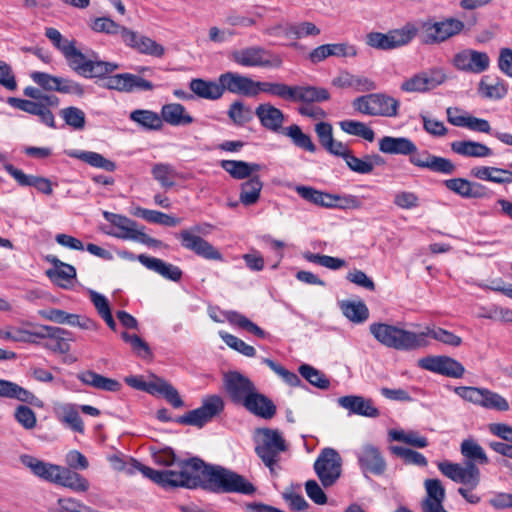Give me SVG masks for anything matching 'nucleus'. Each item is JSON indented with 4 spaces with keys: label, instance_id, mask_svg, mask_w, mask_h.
I'll use <instances>...</instances> for the list:
<instances>
[{
    "label": "nucleus",
    "instance_id": "obj_20",
    "mask_svg": "<svg viewBox=\"0 0 512 512\" xmlns=\"http://www.w3.org/2000/svg\"><path fill=\"white\" fill-rule=\"evenodd\" d=\"M123 42L136 49L139 53L147 54L154 57H162L164 55V47L149 37L139 35L130 30H123Z\"/></svg>",
    "mask_w": 512,
    "mask_h": 512
},
{
    "label": "nucleus",
    "instance_id": "obj_15",
    "mask_svg": "<svg viewBox=\"0 0 512 512\" xmlns=\"http://www.w3.org/2000/svg\"><path fill=\"white\" fill-rule=\"evenodd\" d=\"M177 238L180 240L183 248L194 252L197 256L208 260H223V256L218 249L204 238L193 234L191 230L185 229L180 231Z\"/></svg>",
    "mask_w": 512,
    "mask_h": 512
},
{
    "label": "nucleus",
    "instance_id": "obj_16",
    "mask_svg": "<svg viewBox=\"0 0 512 512\" xmlns=\"http://www.w3.org/2000/svg\"><path fill=\"white\" fill-rule=\"evenodd\" d=\"M219 81L223 84L224 93L256 97V81L247 75L227 71L219 75Z\"/></svg>",
    "mask_w": 512,
    "mask_h": 512
},
{
    "label": "nucleus",
    "instance_id": "obj_46",
    "mask_svg": "<svg viewBox=\"0 0 512 512\" xmlns=\"http://www.w3.org/2000/svg\"><path fill=\"white\" fill-rule=\"evenodd\" d=\"M287 37L301 39L307 36H317L320 29L312 22L304 21L296 24H290L284 29Z\"/></svg>",
    "mask_w": 512,
    "mask_h": 512
},
{
    "label": "nucleus",
    "instance_id": "obj_64",
    "mask_svg": "<svg viewBox=\"0 0 512 512\" xmlns=\"http://www.w3.org/2000/svg\"><path fill=\"white\" fill-rule=\"evenodd\" d=\"M154 84L138 75L126 73V93L134 91H151Z\"/></svg>",
    "mask_w": 512,
    "mask_h": 512
},
{
    "label": "nucleus",
    "instance_id": "obj_6",
    "mask_svg": "<svg viewBox=\"0 0 512 512\" xmlns=\"http://www.w3.org/2000/svg\"><path fill=\"white\" fill-rule=\"evenodd\" d=\"M416 29L422 44L434 45L459 34L464 29V23L455 18H447L443 21H435L429 18L419 22Z\"/></svg>",
    "mask_w": 512,
    "mask_h": 512
},
{
    "label": "nucleus",
    "instance_id": "obj_37",
    "mask_svg": "<svg viewBox=\"0 0 512 512\" xmlns=\"http://www.w3.org/2000/svg\"><path fill=\"white\" fill-rule=\"evenodd\" d=\"M390 441L401 442L417 448H424L429 445L427 439L413 430L391 429L388 432Z\"/></svg>",
    "mask_w": 512,
    "mask_h": 512
},
{
    "label": "nucleus",
    "instance_id": "obj_35",
    "mask_svg": "<svg viewBox=\"0 0 512 512\" xmlns=\"http://www.w3.org/2000/svg\"><path fill=\"white\" fill-rule=\"evenodd\" d=\"M255 448H285V441L277 430L268 428L254 432Z\"/></svg>",
    "mask_w": 512,
    "mask_h": 512
},
{
    "label": "nucleus",
    "instance_id": "obj_44",
    "mask_svg": "<svg viewBox=\"0 0 512 512\" xmlns=\"http://www.w3.org/2000/svg\"><path fill=\"white\" fill-rule=\"evenodd\" d=\"M300 375L305 378L311 385L326 390L330 387V380L320 370L309 364H302L299 367Z\"/></svg>",
    "mask_w": 512,
    "mask_h": 512
},
{
    "label": "nucleus",
    "instance_id": "obj_18",
    "mask_svg": "<svg viewBox=\"0 0 512 512\" xmlns=\"http://www.w3.org/2000/svg\"><path fill=\"white\" fill-rule=\"evenodd\" d=\"M71 335V332L54 326H41L36 331V337L47 339L43 344L44 348L60 354L69 352V341L72 340Z\"/></svg>",
    "mask_w": 512,
    "mask_h": 512
},
{
    "label": "nucleus",
    "instance_id": "obj_17",
    "mask_svg": "<svg viewBox=\"0 0 512 512\" xmlns=\"http://www.w3.org/2000/svg\"><path fill=\"white\" fill-rule=\"evenodd\" d=\"M490 59L487 53L472 49L462 50L454 55L453 65L457 70L479 74L488 69Z\"/></svg>",
    "mask_w": 512,
    "mask_h": 512
},
{
    "label": "nucleus",
    "instance_id": "obj_42",
    "mask_svg": "<svg viewBox=\"0 0 512 512\" xmlns=\"http://www.w3.org/2000/svg\"><path fill=\"white\" fill-rule=\"evenodd\" d=\"M151 173L161 187L170 189L175 185V178L178 176L174 167L167 163H157L152 167Z\"/></svg>",
    "mask_w": 512,
    "mask_h": 512
},
{
    "label": "nucleus",
    "instance_id": "obj_61",
    "mask_svg": "<svg viewBox=\"0 0 512 512\" xmlns=\"http://www.w3.org/2000/svg\"><path fill=\"white\" fill-rule=\"evenodd\" d=\"M14 417L25 429H33L36 426V415L28 406L19 405L14 412Z\"/></svg>",
    "mask_w": 512,
    "mask_h": 512
},
{
    "label": "nucleus",
    "instance_id": "obj_40",
    "mask_svg": "<svg viewBox=\"0 0 512 512\" xmlns=\"http://www.w3.org/2000/svg\"><path fill=\"white\" fill-rule=\"evenodd\" d=\"M72 157L82 160L83 162L101 168L108 172H113L116 169V164L105 158L103 155L92 151H81L70 154Z\"/></svg>",
    "mask_w": 512,
    "mask_h": 512
},
{
    "label": "nucleus",
    "instance_id": "obj_7",
    "mask_svg": "<svg viewBox=\"0 0 512 512\" xmlns=\"http://www.w3.org/2000/svg\"><path fill=\"white\" fill-rule=\"evenodd\" d=\"M418 30L416 24L406 23L399 29L390 30L387 33L370 32L366 36V44L378 50H393L409 44Z\"/></svg>",
    "mask_w": 512,
    "mask_h": 512
},
{
    "label": "nucleus",
    "instance_id": "obj_36",
    "mask_svg": "<svg viewBox=\"0 0 512 512\" xmlns=\"http://www.w3.org/2000/svg\"><path fill=\"white\" fill-rule=\"evenodd\" d=\"M129 118L146 130H160L163 126L160 115L151 110L136 109Z\"/></svg>",
    "mask_w": 512,
    "mask_h": 512
},
{
    "label": "nucleus",
    "instance_id": "obj_28",
    "mask_svg": "<svg viewBox=\"0 0 512 512\" xmlns=\"http://www.w3.org/2000/svg\"><path fill=\"white\" fill-rule=\"evenodd\" d=\"M379 150L385 154L407 156L416 151V145L406 137L384 136L379 140Z\"/></svg>",
    "mask_w": 512,
    "mask_h": 512
},
{
    "label": "nucleus",
    "instance_id": "obj_39",
    "mask_svg": "<svg viewBox=\"0 0 512 512\" xmlns=\"http://www.w3.org/2000/svg\"><path fill=\"white\" fill-rule=\"evenodd\" d=\"M225 317L230 324L238 326L259 338L264 339L268 336L262 328L237 311H227Z\"/></svg>",
    "mask_w": 512,
    "mask_h": 512
},
{
    "label": "nucleus",
    "instance_id": "obj_13",
    "mask_svg": "<svg viewBox=\"0 0 512 512\" xmlns=\"http://www.w3.org/2000/svg\"><path fill=\"white\" fill-rule=\"evenodd\" d=\"M437 466L443 475L456 483H461L470 489H475L479 485L480 471L478 467L466 466V464L461 466L449 461L439 462Z\"/></svg>",
    "mask_w": 512,
    "mask_h": 512
},
{
    "label": "nucleus",
    "instance_id": "obj_4",
    "mask_svg": "<svg viewBox=\"0 0 512 512\" xmlns=\"http://www.w3.org/2000/svg\"><path fill=\"white\" fill-rule=\"evenodd\" d=\"M369 331L379 343L396 350H414L429 344L424 332L415 333L387 323H372Z\"/></svg>",
    "mask_w": 512,
    "mask_h": 512
},
{
    "label": "nucleus",
    "instance_id": "obj_26",
    "mask_svg": "<svg viewBox=\"0 0 512 512\" xmlns=\"http://www.w3.org/2000/svg\"><path fill=\"white\" fill-rule=\"evenodd\" d=\"M470 175L479 180L496 184L512 183V171L498 167L476 166L470 170Z\"/></svg>",
    "mask_w": 512,
    "mask_h": 512
},
{
    "label": "nucleus",
    "instance_id": "obj_10",
    "mask_svg": "<svg viewBox=\"0 0 512 512\" xmlns=\"http://www.w3.org/2000/svg\"><path fill=\"white\" fill-rule=\"evenodd\" d=\"M313 468L321 484L325 488L331 487L341 476L342 458L337 450H322Z\"/></svg>",
    "mask_w": 512,
    "mask_h": 512
},
{
    "label": "nucleus",
    "instance_id": "obj_19",
    "mask_svg": "<svg viewBox=\"0 0 512 512\" xmlns=\"http://www.w3.org/2000/svg\"><path fill=\"white\" fill-rule=\"evenodd\" d=\"M4 169L17 181L20 186L34 187L40 193L45 195H52L53 184L48 178L25 174L21 169L16 168L10 163L4 164Z\"/></svg>",
    "mask_w": 512,
    "mask_h": 512
},
{
    "label": "nucleus",
    "instance_id": "obj_45",
    "mask_svg": "<svg viewBox=\"0 0 512 512\" xmlns=\"http://www.w3.org/2000/svg\"><path fill=\"white\" fill-rule=\"evenodd\" d=\"M339 126L347 134L362 137L369 142H372L375 138L374 131L362 122L343 120L339 122Z\"/></svg>",
    "mask_w": 512,
    "mask_h": 512
},
{
    "label": "nucleus",
    "instance_id": "obj_32",
    "mask_svg": "<svg viewBox=\"0 0 512 512\" xmlns=\"http://www.w3.org/2000/svg\"><path fill=\"white\" fill-rule=\"evenodd\" d=\"M358 460L365 474L380 475L385 471L386 463L379 450H362Z\"/></svg>",
    "mask_w": 512,
    "mask_h": 512
},
{
    "label": "nucleus",
    "instance_id": "obj_5",
    "mask_svg": "<svg viewBox=\"0 0 512 512\" xmlns=\"http://www.w3.org/2000/svg\"><path fill=\"white\" fill-rule=\"evenodd\" d=\"M104 218L110 222L116 230L108 231L107 234L122 240L135 241L149 247H160L162 242L152 238L144 232V226L136 221L120 214L104 211Z\"/></svg>",
    "mask_w": 512,
    "mask_h": 512
},
{
    "label": "nucleus",
    "instance_id": "obj_34",
    "mask_svg": "<svg viewBox=\"0 0 512 512\" xmlns=\"http://www.w3.org/2000/svg\"><path fill=\"white\" fill-rule=\"evenodd\" d=\"M374 116L395 117L398 114L399 101L395 98L382 94L373 93Z\"/></svg>",
    "mask_w": 512,
    "mask_h": 512
},
{
    "label": "nucleus",
    "instance_id": "obj_63",
    "mask_svg": "<svg viewBox=\"0 0 512 512\" xmlns=\"http://www.w3.org/2000/svg\"><path fill=\"white\" fill-rule=\"evenodd\" d=\"M344 160L347 166L356 173L369 174L373 171V163L368 161L367 156H365L363 159H360L354 156L350 151Z\"/></svg>",
    "mask_w": 512,
    "mask_h": 512
},
{
    "label": "nucleus",
    "instance_id": "obj_53",
    "mask_svg": "<svg viewBox=\"0 0 512 512\" xmlns=\"http://www.w3.org/2000/svg\"><path fill=\"white\" fill-rule=\"evenodd\" d=\"M220 166L234 179L249 178L248 162L241 160H222Z\"/></svg>",
    "mask_w": 512,
    "mask_h": 512
},
{
    "label": "nucleus",
    "instance_id": "obj_25",
    "mask_svg": "<svg viewBox=\"0 0 512 512\" xmlns=\"http://www.w3.org/2000/svg\"><path fill=\"white\" fill-rule=\"evenodd\" d=\"M190 90L199 98L215 101L224 95L223 84L218 81L193 78L189 83Z\"/></svg>",
    "mask_w": 512,
    "mask_h": 512
},
{
    "label": "nucleus",
    "instance_id": "obj_29",
    "mask_svg": "<svg viewBox=\"0 0 512 512\" xmlns=\"http://www.w3.org/2000/svg\"><path fill=\"white\" fill-rule=\"evenodd\" d=\"M77 378L83 384L98 390L117 392L121 389V383L119 381L100 375L92 370L79 373Z\"/></svg>",
    "mask_w": 512,
    "mask_h": 512
},
{
    "label": "nucleus",
    "instance_id": "obj_55",
    "mask_svg": "<svg viewBox=\"0 0 512 512\" xmlns=\"http://www.w3.org/2000/svg\"><path fill=\"white\" fill-rule=\"evenodd\" d=\"M220 336H221L222 340L225 342V344L227 346H229L230 348L238 351L239 353H241L247 357L255 356V354H256L255 348L251 345L246 344L240 338H238L232 334L226 333V332H221Z\"/></svg>",
    "mask_w": 512,
    "mask_h": 512
},
{
    "label": "nucleus",
    "instance_id": "obj_33",
    "mask_svg": "<svg viewBox=\"0 0 512 512\" xmlns=\"http://www.w3.org/2000/svg\"><path fill=\"white\" fill-rule=\"evenodd\" d=\"M263 182L258 175L252 176L240 185L239 201L244 206H252L260 199Z\"/></svg>",
    "mask_w": 512,
    "mask_h": 512
},
{
    "label": "nucleus",
    "instance_id": "obj_22",
    "mask_svg": "<svg viewBox=\"0 0 512 512\" xmlns=\"http://www.w3.org/2000/svg\"><path fill=\"white\" fill-rule=\"evenodd\" d=\"M138 261L147 269L154 271L163 278L178 282L182 278V271L178 266L167 263L162 259L140 254L137 256Z\"/></svg>",
    "mask_w": 512,
    "mask_h": 512
},
{
    "label": "nucleus",
    "instance_id": "obj_54",
    "mask_svg": "<svg viewBox=\"0 0 512 512\" xmlns=\"http://www.w3.org/2000/svg\"><path fill=\"white\" fill-rule=\"evenodd\" d=\"M481 406L497 411L509 410V403L504 397L486 388H484L483 391V400L481 402Z\"/></svg>",
    "mask_w": 512,
    "mask_h": 512
},
{
    "label": "nucleus",
    "instance_id": "obj_62",
    "mask_svg": "<svg viewBox=\"0 0 512 512\" xmlns=\"http://www.w3.org/2000/svg\"><path fill=\"white\" fill-rule=\"evenodd\" d=\"M32 80L47 91H57L62 77H57L44 72H33Z\"/></svg>",
    "mask_w": 512,
    "mask_h": 512
},
{
    "label": "nucleus",
    "instance_id": "obj_27",
    "mask_svg": "<svg viewBox=\"0 0 512 512\" xmlns=\"http://www.w3.org/2000/svg\"><path fill=\"white\" fill-rule=\"evenodd\" d=\"M450 147L455 154L463 157L486 158L493 155V151L488 146L472 140L453 141Z\"/></svg>",
    "mask_w": 512,
    "mask_h": 512
},
{
    "label": "nucleus",
    "instance_id": "obj_30",
    "mask_svg": "<svg viewBox=\"0 0 512 512\" xmlns=\"http://www.w3.org/2000/svg\"><path fill=\"white\" fill-rule=\"evenodd\" d=\"M160 117L162 122L165 121L172 126H185L194 121V118L186 112L185 107L179 103L163 105Z\"/></svg>",
    "mask_w": 512,
    "mask_h": 512
},
{
    "label": "nucleus",
    "instance_id": "obj_49",
    "mask_svg": "<svg viewBox=\"0 0 512 512\" xmlns=\"http://www.w3.org/2000/svg\"><path fill=\"white\" fill-rule=\"evenodd\" d=\"M61 422L74 432L83 433L84 423L73 405H65L61 409Z\"/></svg>",
    "mask_w": 512,
    "mask_h": 512
},
{
    "label": "nucleus",
    "instance_id": "obj_31",
    "mask_svg": "<svg viewBox=\"0 0 512 512\" xmlns=\"http://www.w3.org/2000/svg\"><path fill=\"white\" fill-rule=\"evenodd\" d=\"M0 397L16 399L32 405H38V402H40L31 391L4 379H0Z\"/></svg>",
    "mask_w": 512,
    "mask_h": 512
},
{
    "label": "nucleus",
    "instance_id": "obj_58",
    "mask_svg": "<svg viewBox=\"0 0 512 512\" xmlns=\"http://www.w3.org/2000/svg\"><path fill=\"white\" fill-rule=\"evenodd\" d=\"M46 275L50 280L56 282L59 286L65 287L64 284L59 282V279L70 282L76 278V269L70 264L63 263V265L57 269L47 270Z\"/></svg>",
    "mask_w": 512,
    "mask_h": 512
},
{
    "label": "nucleus",
    "instance_id": "obj_50",
    "mask_svg": "<svg viewBox=\"0 0 512 512\" xmlns=\"http://www.w3.org/2000/svg\"><path fill=\"white\" fill-rule=\"evenodd\" d=\"M228 116L236 125L242 126L253 119V112L250 107L237 100L230 105Z\"/></svg>",
    "mask_w": 512,
    "mask_h": 512
},
{
    "label": "nucleus",
    "instance_id": "obj_47",
    "mask_svg": "<svg viewBox=\"0 0 512 512\" xmlns=\"http://www.w3.org/2000/svg\"><path fill=\"white\" fill-rule=\"evenodd\" d=\"M491 78L485 76L479 84V92L486 98L501 99L507 94V88L501 81L490 82Z\"/></svg>",
    "mask_w": 512,
    "mask_h": 512
},
{
    "label": "nucleus",
    "instance_id": "obj_24",
    "mask_svg": "<svg viewBox=\"0 0 512 512\" xmlns=\"http://www.w3.org/2000/svg\"><path fill=\"white\" fill-rule=\"evenodd\" d=\"M255 115L260 124L272 132H279L285 121L284 113L270 103L259 104L255 109Z\"/></svg>",
    "mask_w": 512,
    "mask_h": 512
},
{
    "label": "nucleus",
    "instance_id": "obj_11",
    "mask_svg": "<svg viewBox=\"0 0 512 512\" xmlns=\"http://www.w3.org/2000/svg\"><path fill=\"white\" fill-rule=\"evenodd\" d=\"M223 387L228 399L238 406H242L257 389L253 381L239 371L226 372L223 375Z\"/></svg>",
    "mask_w": 512,
    "mask_h": 512
},
{
    "label": "nucleus",
    "instance_id": "obj_43",
    "mask_svg": "<svg viewBox=\"0 0 512 512\" xmlns=\"http://www.w3.org/2000/svg\"><path fill=\"white\" fill-rule=\"evenodd\" d=\"M283 133L288 136L292 140L293 144L298 148L311 153L316 151L317 148L311 137L305 134L298 125H290L289 127L285 128Z\"/></svg>",
    "mask_w": 512,
    "mask_h": 512
},
{
    "label": "nucleus",
    "instance_id": "obj_52",
    "mask_svg": "<svg viewBox=\"0 0 512 512\" xmlns=\"http://www.w3.org/2000/svg\"><path fill=\"white\" fill-rule=\"evenodd\" d=\"M61 117L65 123L76 130H81L85 127V113L74 106L64 108L60 111Z\"/></svg>",
    "mask_w": 512,
    "mask_h": 512
},
{
    "label": "nucleus",
    "instance_id": "obj_1",
    "mask_svg": "<svg viewBox=\"0 0 512 512\" xmlns=\"http://www.w3.org/2000/svg\"><path fill=\"white\" fill-rule=\"evenodd\" d=\"M174 450H154L155 462L173 466V469L154 470L123 454H114L108 458L112 468L133 474L136 470L165 489L183 487L202 488L213 493H238L252 495L256 487L244 476L220 465L205 463L198 457L176 460Z\"/></svg>",
    "mask_w": 512,
    "mask_h": 512
},
{
    "label": "nucleus",
    "instance_id": "obj_48",
    "mask_svg": "<svg viewBox=\"0 0 512 512\" xmlns=\"http://www.w3.org/2000/svg\"><path fill=\"white\" fill-rule=\"evenodd\" d=\"M298 99L300 102H323L330 99L327 89L315 86H299Z\"/></svg>",
    "mask_w": 512,
    "mask_h": 512
},
{
    "label": "nucleus",
    "instance_id": "obj_38",
    "mask_svg": "<svg viewBox=\"0 0 512 512\" xmlns=\"http://www.w3.org/2000/svg\"><path fill=\"white\" fill-rule=\"evenodd\" d=\"M340 308L344 316L354 323H363L369 317V310L363 301L345 300L340 303Z\"/></svg>",
    "mask_w": 512,
    "mask_h": 512
},
{
    "label": "nucleus",
    "instance_id": "obj_60",
    "mask_svg": "<svg viewBox=\"0 0 512 512\" xmlns=\"http://www.w3.org/2000/svg\"><path fill=\"white\" fill-rule=\"evenodd\" d=\"M443 184L448 190L454 192L462 198L469 199V196L472 195L470 191L471 181L465 178L447 179L444 180Z\"/></svg>",
    "mask_w": 512,
    "mask_h": 512
},
{
    "label": "nucleus",
    "instance_id": "obj_2",
    "mask_svg": "<svg viewBox=\"0 0 512 512\" xmlns=\"http://www.w3.org/2000/svg\"><path fill=\"white\" fill-rule=\"evenodd\" d=\"M21 463L37 478L50 484L69 488L75 492H86L88 480L69 468L45 462L28 454L20 456Z\"/></svg>",
    "mask_w": 512,
    "mask_h": 512
},
{
    "label": "nucleus",
    "instance_id": "obj_51",
    "mask_svg": "<svg viewBox=\"0 0 512 512\" xmlns=\"http://www.w3.org/2000/svg\"><path fill=\"white\" fill-rule=\"evenodd\" d=\"M92 30L98 33H106L109 35L120 34L123 39V30L127 29L124 26H121L114 22L112 19L108 17H99L94 19L91 24Z\"/></svg>",
    "mask_w": 512,
    "mask_h": 512
},
{
    "label": "nucleus",
    "instance_id": "obj_14",
    "mask_svg": "<svg viewBox=\"0 0 512 512\" xmlns=\"http://www.w3.org/2000/svg\"><path fill=\"white\" fill-rule=\"evenodd\" d=\"M422 369L452 378H461L465 372L464 366L449 356H427L418 360Z\"/></svg>",
    "mask_w": 512,
    "mask_h": 512
},
{
    "label": "nucleus",
    "instance_id": "obj_3",
    "mask_svg": "<svg viewBox=\"0 0 512 512\" xmlns=\"http://www.w3.org/2000/svg\"><path fill=\"white\" fill-rule=\"evenodd\" d=\"M61 51L68 66L78 75L85 78H102L118 69V65L102 61L92 52L91 55L82 53L75 46V41L60 38L58 43L53 44Z\"/></svg>",
    "mask_w": 512,
    "mask_h": 512
},
{
    "label": "nucleus",
    "instance_id": "obj_57",
    "mask_svg": "<svg viewBox=\"0 0 512 512\" xmlns=\"http://www.w3.org/2000/svg\"><path fill=\"white\" fill-rule=\"evenodd\" d=\"M489 429L494 435L511 443V444L491 443L490 448L512 449V427L511 426H509L507 424H503V423H493V424H490Z\"/></svg>",
    "mask_w": 512,
    "mask_h": 512
},
{
    "label": "nucleus",
    "instance_id": "obj_9",
    "mask_svg": "<svg viewBox=\"0 0 512 512\" xmlns=\"http://www.w3.org/2000/svg\"><path fill=\"white\" fill-rule=\"evenodd\" d=\"M229 59L243 67H275L282 65L280 56L271 53L261 46H249L234 50L229 54Z\"/></svg>",
    "mask_w": 512,
    "mask_h": 512
},
{
    "label": "nucleus",
    "instance_id": "obj_21",
    "mask_svg": "<svg viewBox=\"0 0 512 512\" xmlns=\"http://www.w3.org/2000/svg\"><path fill=\"white\" fill-rule=\"evenodd\" d=\"M338 404L348 410L350 414L369 418H377L380 415V411L373 405V401L362 396H342L338 399Z\"/></svg>",
    "mask_w": 512,
    "mask_h": 512
},
{
    "label": "nucleus",
    "instance_id": "obj_8",
    "mask_svg": "<svg viewBox=\"0 0 512 512\" xmlns=\"http://www.w3.org/2000/svg\"><path fill=\"white\" fill-rule=\"evenodd\" d=\"M224 410V401L219 395H208L203 398L199 408L188 411L186 414L177 417L174 421L178 424L202 428L211 422Z\"/></svg>",
    "mask_w": 512,
    "mask_h": 512
},
{
    "label": "nucleus",
    "instance_id": "obj_23",
    "mask_svg": "<svg viewBox=\"0 0 512 512\" xmlns=\"http://www.w3.org/2000/svg\"><path fill=\"white\" fill-rule=\"evenodd\" d=\"M247 411L264 419H271L276 414V406L266 395L256 389L243 403Z\"/></svg>",
    "mask_w": 512,
    "mask_h": 512
},
{
    "label": "nucleus",
    "instance_id": "obj_41",
    "mask_svg": "<svg viewBox=\"0 0 512 512\" xmlns=\"http://www.w3.org/2000/svg\"><path fill=\"white\" fill-rule=\"evenodd\" d=\"M135 216L140 217L150 223L161 224L169 227H175L180 223L178 218L165 214L160 211L150 210L138 207L134 213Z\"/></svg>",
    "mask_w": 512,
    "mask_h": 512
},
{
    "label": "nucleus",
    "instance_id": "obj_12",
    "mask_svg": "<svg viewBox=\"0 0 512 512\" xmlns=\"http://www.w3.org/2000/svg\"><path fill=\"white\" fill-rule=\"evenodd\" d=\"M447 77L441 68H431L414 74L402 82L400 89L408 93H425L446 81Z\"/></svg>",
    "mask_w": 512,
    "mask_h": 512
},
{
    "label": "nucleus",
    "instance_id": "obj_56",
    "mask_svg": "<svg viewBox=\"0 0 512 512\" xmlns=\"http://www.w3.org/2000/svg\"><path fill=\"white\" fill-rule=\"evenodd\" d=\"M262 362L266 364L277 375H279L288 385L295 387L301 384V379L297 374L287 370L286 368L274 362L273 360L269 358H263Z\"/></svg>",
    "mask_w": 512,
    "mask_h": 512
},
{
    "label": "nucleus",
    "instance_id": "obj_59",
    "mask_svg": "<svg viewBox=\"0 0 512 512\" xmlns=\"http://www.w3.org/2000/svg\"><path fill=\"white\" fill-rule=\"evenodd\" d=\"M424 333L426 334V337L430 336L433 339L452 347H458L462 343L461 337L443 328L430 329Z\"/></svg>",
    "mask_w": 512,
    "mask_h": 512
}]
</instances>
